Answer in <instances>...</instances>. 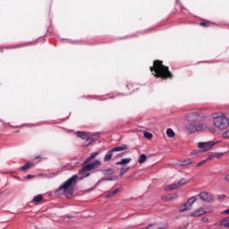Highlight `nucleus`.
Returning a JSON list of instances; mask_svg holds the SVG:
<instances>
[{"label":"nucleus","instance_id":"9d476101","mask_svg":"<svg viewBox=\"0 0 229 229\" xmlns=\"http://www.w3.org/2000/svg\"><path fill=\"white\" fill-rule=\"evenodd\" d=\"M204 214H207V211L203 208H199L196 209L195 211L191 213V217H199V216H203Z\"/></svg>","mask_w":229,"mask_h":229},{"label":"nucleus","instance_id":"aec40b11","mask_svg":"<svg viewBox=\"0 0 229 229\" xmlns=\"http://www.w3.org/2000/svg\"><path fill=\"white\" fill-rule=\"evenodd\" d=\"M178 182L177 183H172L165 187V191H174V189H178Z\"/></svg>","mask_w":229,"mask_h":229},{"label":"nucleus","instance_id":"a19ab883","mask_svg":"<svg viewBox=\"0 0 229 229\" xmlns=\"http://www.w3.org/2000/svg\"><path fill=\"white\" fill-rule=\"evenodd\" d=\"M34 176H35V175L28 174V175H27V178H28V179H30V178H34Z\"/></svg>","mask_w":229,"mask_h":229},{"label":"nucleus","instance_id":"2eb2a0df","mask_svg":"<svg viewBox=\"0 0 229 229\" xmlns=\"http://www.w3.org/2000/svg\"><path fill=\"white\" fill-rule=\"evenodd\" d=\"M221 157H223V153L221 152H210L208 160H212L214 157L219 158Z\"/></svg>","mask_w":229,"mask_h":229},{"label":"nucleus","instance_id":"ea45409f","mask_svg":"<svg viewBox=\"0 0 229 229\" xmlns=\"http://www.w3.org/2000/svg\"><path fill=\"white\" fill-rule=\"evenodd\" d=\"M101 182H107V177H102Z\"/></svg>","mask_w":229,"mask_h":229},{"label":"nucleus","instance_id":"39448f33","mask_svg":"<svg viewBox=\"0 0 229 229\" xmlns=\"http://www.w3.org/2000/svg\"><path fill=\"white\" fill-rule=\"evenodd\" d=\"M128 149L127 145H122L118 147H114L109 151L106 152L105 157H104V162H110L112 160V157H114V153H118L119 151H124Z\"/></svg>","mask_w":229,"mask_h":229},{"label":"nucleus","instance_id":"f257e3e1","mask_svg":"<svg viewBox=\"0 0 229 229\" xmlns=\"http://www.w3.org/2000/svg\"><path fill=\"white\" fill-rule=\"evenodd\" d=\"M78 175H72L60 185V187L55 191V194H65L67 198H72V189L74 188V185H76Z\"/></svg>","mask_w":229,"mask_h":229},{"label":"nucleus","instance_id":"4be33fe9","mask_svg":"<svg viewBox=\"0 0 229 229\" xmlns=\"http://www.w3.org/2000/svg\"><path fill=\"white\" fill-rule=\"evenodd\" d=\"M119 192V189H114L112 191H109L106 195V198H113V196H115Z\"/></svg>","mask_w":229,"mask_h":229},{"label":"nucleus","instance_id":"20e7f679","mask_svg":"<svg viewBox=\"0 0 229 229\" xmlns=\"http://www.w3.org/2000/svg\"><path fill=\"white\" fill-rule=\"evenodd\" d=\"M213 123L218 130H226L229 126V119L225 114L213 116Z\"/></svg>","mask_w":229,"mask_h":229},{"label":"nucleus","instance_id":"6e6552de","mask_svg":"<svg viewBox=\"0 0 229 229\" xmlns=\"http://www.w3.org/2000/svg\"><path fill=\"white\" fill-rule=\"evenodd\" d=\"M199 199L206 203H212L214 201V195L208 192H200L199 195Z\"/></svg>","mask_w":229,"mask_h":229},{"label":"nucleus","instance_id":"7c9ffc66","mask_svg":"<svg viewBox=\"0 0 229 229\" xmlns=\"http://www.w3.org/2000/svg\"><path fill=\"white\" fill-rule=\"evenodd\" d=\"M185 183H187V180H185V178L181 179V180L177 182V184H178L179 187H180V185H185Z\"/></svg>","mask_w":229,"mask_h":229},{"label":"nucleus","instance_id":"c9c22d12","mask_svg":"<svg viewBox=\"0 0 229 229\" xmlns=\"http://www.w3.org/2000/svg\"><path fill=\"white\" fill-rule=\"evenodd\" d=\"M198 153H200V151L193 150V151L191 152V155H198Z\"/></svg>","mask_w":229,"mask_h":229},{"label":"nucleus","instance_id":"cd10ccee","mask_svg":"<svg viewBox=\"0 0 229 229\" xmlns=\"http://www.w3.org/2000/svg\"><path fill=\"white\" fill-rule=\"evenodd\" d=\"M191 164H192V161L191 158H188L182 161L181 165H191Z\"/></svg>","mask_w":229,"mask_h":229},{"label":"nucleus","instance_id":"2f4dec72","mask_svg":"<svg viewBox=\"0 0 229 229\" xmlns=\"http://www.w3.org/2000/svg\"><path fill=\"white\" fill-rule=\"evenodd\" d=\"M199 26H203L204 28H208V26H210V23L208 21H201L199 23Z\"/></svg>","mask_w":229,"mask_h":229},{"label":"nucleus","instance_id":"5701e85b","mask_svg":"<svg viewBox=\"0 0 229 229\" xmlns=\"http://www.w3.org/2000/svg\"><path fill=\"white\" fill-rule=\"evenodd\" d=\"M146 229H165V228L158 226V224H150L146 227Z\"/></svg>","mask_w":229,"mask_h":229},{"label":"nucleus","instance_id":"c85d7f7f","mask_svg":"<svg viewBox=\"0 0 229 229\" xmlns=\"http://www.w3.org/2000/svg\"><path fill=\"white\" fill-rule=\"evenodd\" d=\"M107 178V182H115V180H117V175H110Z\"/></svg>","mask_w":229,"mask_h":229},{"label":"nucleus","instance_id":"ddd939ff","mask_svg":"<svg viewBox=\"0 0 229 229\" xmlns=\"http://www.w3.org/2000/svg\"><path fill=\"white\" fill-rule=\"evenodd\" d=\"M131 162V157L122 158L120 161L115 163V165H128Z\"/></svg>","mask_w":229,"mask_h":229},{"label":"nucleus","instance_id":"c03bdc74","mask_svg":"<svg viewBox=\"0 0 229 229\" xmlns=\"http://www.w3.org/2000/svg\"><path fill=\"white\" fill-rule=\"evenodd\" d=\"M72 44H76V41H72Z\"/></svg>","mask_w":229,"mask_h":229},{"label":"nucleus","instance_id":"a211bd4d","mask_svg":"<svg viewBox=\"0 0 229 229\" xmlns=\"http://www.w3.org/2000/svg\"><path fill=\"white\" fill-rule=\"evenodd\" d=\"M128 171H130V166H122L120 169V176H124Z\"/></svg>","mask_w":229,"mask_h":229},{"label":"nucleus","instance_id":"412c9836","mask_svg":"<svg viewBox=\"0 0 229 229\" xmlns=\"http://www.w3.org/2000/svg\"><path fill=\"white\" fill-rule=\"evenodd\" d=\"M97 155H98V152L93 153L90 157L86 158L84 164H89V162H92V160H94V158H96Z\"/></svg>","mask_w":229,"mask_h":229},{"label":"nucleus","instance_id":"f704fd0d","mask_svg":"<svg viewBox=\"0 0 229 229\" xmlns=\"http://www.w3.org/2000/svg\"><path fill=\"white\" fill-rule=\"evenodd\" d=\"M209 131H211V133H216V128L209 127Z\"/></svg>","mask_w":229,"mask_h":229},{"label":"nucleus","instance_id":"dca6fc26","mask_svg":"<svg viewBox=\"0 0 229 229\" xmlns=\"http://www.w3.org/2000/svg\"><path fill=\"white\" fill-rule=\"evenodd\" d=\"M100 171L102 174H104V176H110V174H114V173H115V170H114V168H107Z\"/></svg>","mask_w":229,"mask_h":229},{"label":"nucleus","instance_id":"72a5a7b5","mask_svg":"<svg viewBox=\"0 0 229 229\" xmlns=\"http://www.w3.org/2000/svg\"><path fill=\"white\" fill-rule=\"evenodd\" d=\"M222 137L223 139H229V130L223 132Z\"/></svg>","mask_w":229,"mask_h":229},{"label":"nucleus","instance_id":"f03ea898","mask_svg":"<svg viewBox=\"0 0 229 229\" xmlns=\"http://www.w3.org/2000/svg\"><path fill=\"white\" fill-rule=\"evenodd\" d=\"M152 74L156 78H173V73L169 71V67L163 65L162 61H155L154 65L150 67Z\"/></svg>","mask_w":229,"mask_h":229},{"label":"nucleus","instance_id":"c756f323","mask_svg":"<svg viewBox=\"0 0 229 229\" xmlns=\"http://www.w3.org/2000/svg\"><path fill=\"white\" fill-rule=\"evenodd\" d=\"M144 137L145 139H153V134H151L150 132L145 131Z\"/></svg>","mask_w":229,"mask_h":229},{"label":"nucleus","instance_id":"37998d69","mask_svg":"<svg viewBox=\"0 0 229 229\" xmlns=\"http://www.w3.org/2000/svg\"><path fill=\"white\" fill-rule=\"evenodd\" d=\"M131 84L127 85V89H131Z\"/></svg>","mask_w":229,"mask_h":229},{"label":"nucleus","instance_id":"423d86ee","mask_svg":"<svg viewBox=\"0 0 229 229\" xmlns=\"http://www.w3.org/2000/svg\"><path fill=\"white\" fill-rule=\"evenodd\" d=\"M205 117H206L205 114L198 113V112L189 113L188 114H186V120L189 123H199L203 121Z\"/></svg>","mask_w":229,"mask_h":229},{"label":"nucleus","instance_id":"393cba45","mask_svg":"<svg viewBox=\"0 0 229 229\" xmlns=\"http://www.w3.org/2000/svg\"><path fill=\"white\" fill-rule=\"evenodd\" d=\"M166 135H167V137H169L170 139H173V137H174V131H173V129H171V128H168L167 130H166Z\"/></svg>","mask_w":229,"mask_h":229},{"label":"nucleus","instance_id":"e433bc0d","mask_svg":"<svg viewBox=\"0 0 229 229\" xmlns=\"http://www.w3.org/2000/svg\"><path fill=\"white\" fill-rule=\"evenodd\" d=\"M225 181L229 182V174L225 176Z\"/></svg>","mask_w":229,"mask_h":229},{"label":"nucleus","instance_id":"9b49d317","mask_svg":"<svg viewBox=\"0 0 229 229\" xmlns=\"http://www.w3.org/2000/svg\"><path fill=\"white\" fill-rule=\"evenodd\" d=\"M185 130L190 133H196L198 131L197 125L195 123H188L185 125Z\"/></svg>","mask_w":229,"mask_h":229},{"label":"nucleus","instance_id":"7ed1b4c3","mask_svg":"<svg viewBox=\"0 0 229 229\" xmlns=\"http://www.w3.org/2000/svg\"><path fill=\"white\" fill-rule=\"evenodd\" d=\"M98 167H101V162L99 159H96L93 162L82 166L79 170V174H81V180H83V178H88V176H90L89 173H87V171H92L94 169H98Z\"/></svg>","mask_w":229,"mask_h":229},{"label":"nucleus","instance_id":"0eeeda50","mask_svg":"<svg viewBox=\"0 0 229 229\" xmlns=\"http://www.w3.org/2000/svg\"><path fill=\"white\" fill-rule=\"evenodd\" d=\"M194 203H196V197H191L184 204L179 207V212H185L191 209Z\"/></svg>","mask_w":229,"mask_h":229},{"label":"nucleus","instance_id":"79ce46f5","mask_svg":"<svg viewBox=\"0 0 229 229\" xmlns=\"http://www.w3.org/2000/svg\"><path fill=\"white\" fill-rule=\"evenodd\" d=\"M149 31H151V29H148V30H144L143 33H149Z\"/></svg>","mask_w":229,"mask_h":229},{"label":"nucleus","instance_id":"1a4fd4ad","mask_svg":"<svg viewBox=\"0 0 229 229\" xmlns=\"http://www.w3.org/2000/svg\"><path fill=\"white\" fill-rule=\"evenodd\" d=\"M216 146V142L213 141H208V142H199L198 147L199 149H202L203 152L208 151L211 148H214Z\"/></svg>","mask_w":229,"mask_h":229},{"label":"nucleus","instance_id":"a878e982","mask_svg":"<svg viewBox=\"0 0 229 229\" xmlns=\"http://www.w3.org/2000/svg\"><path fill=\"white\" fill-rule=\"evenodd\" d=\"M31 165H33L32 163H26L24 165L21 166V171H26L27 169H30V167H31Z\"/></svg>","mask_w":229,"mask_h":229},{"label":"nucleus","instance_id":"f3484780","mask_svg":"<svg viewBox=\"0 0 229 229\" xmlns=\"http://www.w3.org/2000/svg\"><path fill=\"white\" fill-rule=\"evenodd\" d=\"M42 199H44V196H42V194H38L33 198L32 203H40Z\"/></svg>","mask_w":229,"mask_h":229},{"label":"nucleus","instance_id":"f8f14e48","mask_svg":"<svg viewBox=\"0 0 229 229\" xmlns=\"http://www.w3.org/2000/svg\"><path fill=\"white\" fill-rule=\"evenodd\" d=\"M99 139V133H95V134H88V141H87V146L90 145V143L94 142V140H98Z\"/></svg>","mask_w":229,"mask_h":229},{"label":"nucleus","instance_id":"4c0bfd02","mask_svg":"<svg viewBox=\"0 0 229 229\" xmlns=\"http://www.w3.org/2000/svg\"><path fill=\"white\" fill-rule=\"evenodd\" d=\"M225 198H226V196H225V195H218V199H223Z\"/></svg>","mask_w":229,"mask_h":229},{"label":"nucleus","instance_id":"a18cd8bd","mask_svg":"<svg viewBox=\"0 0 229 229\" xmlns=\"http://www.w3.org/2000/svg\"><path fill=\"white\" fill-rule=\"evenodd\" d=\"M22 46H24V45H20L19 47H22Z\"/></svg>","mask_w":229,"mask_h":229},{"label":"nucleus","instance_id":"58836bf2","mask_svg":"<svg viewBox=\"0 0 229 229\" xmlns=\"http://www.w3.org/2000/svg\"><path fill=\"white\" fill-rule=\"evenodd\" d=\"M222 214H229V208L224 210V211L222 212Z\"/></svg>","mask_w":229,"mask_h":229},{"label":"nucleus","instance_id":"b1692460","mask_svg":"<svg viewBox=\"0 0 229 229\" xmlns=\"http://www.w3.org/2000/svg\"><path fill=\"white\" fill-rule=\"evenodd\" d=\"M146 160H148V157L146 156V154H141L140 156V158H139V164H144V162H146Z\"/></svg>","mask_w":229,"mask_h":229},{"label":"nucleus","instance_id":"bb28decb","mask_svg":"<svg viewBox=\"0 0 229 229\" xmlns=\"http://www.w3.org/2000/svg\"><path fill=\"white\" fill-rule=\"evenodd\" d=\"M222 225L225 228H229V216L223 219Z\"/></svg>","mask_w":229,"mask_h":229},{"label":"nucleus","instance_id":"4468645a","mask_svg":"<svg viewBox=\"0 0 229 229\" xmlns=\"http://www.w3.org/2000/svg\"><path fill=\"white\" fill-rule=\"evenodd\" d=\"M77 136L80 139H82V140H86V142L89 140V133L83 132L81 131H77Z\"/></svg>","mask_w":229,"mask_h":229},{"label":"nucleus","instance_id":"473e14b6","mask_svg":"<svg viewBox=\"0 0 229 229\" xmlns=\"http://www.w3.org/2000/svg\"><path fill=\"white\" fill-rule=\"evenodd\" d=\"M207 160H208V158L204 159V160L199 162V163L196 165V167H201V165H203V164H207Z\"/></svg>","mask_w":229,"mask_h":229},{"label":"nucleus","instance_id":"6ab92c4d","mask_svg":"<svg viewBox=\"0 0 229 229\" xmlns=\"http://www.w3.org/2000/svg\"><path fill=\"white\" fill-rule=\"evenodd\" d=\"M208 128V125L207 123H199L197 125V131H202V130H207Z\"/></svg>","mask_w":229,"mask_h":229}]
</instances>
